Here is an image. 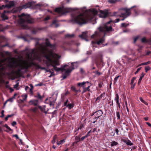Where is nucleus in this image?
<instances>
[{
    "label": "nucleus",
    "mask_w": 151,
    "mask_h": 151,
    "mask_svg": "<svg viewBox=\"0 0 151 151\" xmlns=\"http://www.w3.org/2000/svg\"><path fill=\"white\" fill-rule=\"evenodd\" d=\"M36 48L32 50H28L26 53L27 59L26 60H20L18 63V65L22 69H27L31 66V64L29 62V60L32 61L36 60L41 62L44 58H45L47 60L45 62L47 66H51L53 67L55 71H61L63 73V79H65L69 75V74L74 69V63H71L70 66L65 65H61L60 68L56 66L60 65L59 61L57 59L58 55L53 53L52 50L55 47V44H51L48 39H45V43L41 44L37 43Z\"/></svg>",
    "instance_id": "1"
},
{
    "label": "nucleus",
    "mask_w": 151,
    "mask_h": 151,
    "mask_svg": "<svg viewBox=\"0 0 151 151\" xmlns=\"http://www.w3.org/2000/svg\"><path fill=\"white\" fill-rule=\"evenodd\" d=\"M98 13L97 11L95 9H93L81 14L78 16L73 17L71 21L74 22L79 24H82L87 23L91 20Z\"/></svg>",
    "instance_id": "2"
},
{
    "label": "nucleus",
    "mask_w": 151,
    "mask_h": 151,
    "mask_svg": "<svg viewBox=\"0 0 151 151\" xmlns=\"http://www.w3.org/2000/svg\"><path fill=\"white\" fill-rule=\"evenodd\" d=\"M9 61L10 63L8 65H5L6 63V59L0 60V76H1L3 73L4 71L6 69V67L8 66L9 68L13 69L16 68L15 64L17 63V60L15 58H12L9 60Z\"/></svg>",
    "instance_id": "3"
},
{
    "label": "nucleus",
    "mask_w": 151,
    "mask_h": 151,
    "mask_svg": "<svg viewBox=\"0 0 151 151\" xmlns=\"http://www.w3.org/2000/svg\"><path fill=\"white\" fill-rule=\"evenodd\" d=\"M120 20L119 19H117L116 20V21L111 20L105 24L103 26L99 27L98 28V29L100 32L104 33V36H105V33L109 32L113 30L112 27L111 26H108V24L110 23L111 22H118Z\"/></svg>",
    "instance_id": "4"
},
{
    "label": "nucleus",
    "mask_w": 151,
    "mask_h": 151,
    "mask_svg": "<svg viewBox=\"0 0 151 151\" xmlns=\"http://www.w3.org/2000/svg\"><path fill=\"white\" fill-rule=\"evenodd\" d=\"M130 9L127 8H121L119 9V12L121 13L120 15H119V17H122L123 19L121 20L124 21V19L129 16L131 14Z\"/></svg>",
    "instance_id": "5"
},
{
    "label": "nucleus",
    "mask_w": 151,
    "mask_h": 151,
    "mask_svg": "<svg viewBox=\"0 0 151 151\" xmlns=\"http://www.w3.org/2000/svg\"><path fill=\"white\" fill-rule=\"evenodd\" d=\"M74 10L71 8H64L63 7H59L56 8L55 11L60 15L65 14L66 13L71 12L73 11Z\"/></svg>",
    "instance_id": "6"
},
{
    "label": "nucleus",
    "mask_w": 151,
    "mask_h": 151,
    "mask_svg": "<svg viewBox=\"0 0 151 151\" xmlns=\"http://www.w3.org/2000/svg\"><path fill=\"white\" fill-rule=\"evenodd\" d=\"M20 16L22 17L19 21V22L21 24H22L24 22L27 23H32V20L30 19V16L29 15H26L24 14H22Z\"/></svg>",
    "instance_id": "7"
},
{
    "label": "nucleus",
    "mask_w": 151,
    "mask_h": 151,
    "mask_svg": "<svg viewBox=\"0 0 151 151\" xmlns=\"http://www.w3.org/2000/svg\"><path fill=\"white\" fill-rule=\"evenodd\" d=\"M100 14H99V16L100 17L105 18L108 16V12L107 10H100Z\"/></svg>",
    "instance_id": "8"
},
{
    "label": "nucleus",
    "mask_w": 151,
    "mask_h": 151,
    "mask_svg": "<svg viewBox=\"0 0 151 151\" xmlns=\"http://www.w3.org/2000/svg\"><path fill=\"white\" fill-rule=\"evenodd\" d=\"M14 5V1H11L9 2V4L4 5V7H7L8 9L11 8Z\"/></svg>",
    "instance_id": "9"
},
{
    "label": "nucleus",
    "mask_w": 151,
    "mask_h": 151,
    "mask_svg": "<svg viewBox=\"0 0 151 151\" xmlns=\"http://www.w3.org/2000/svg\"><path fill=\"white\" fill-rule=\"evenodd\" d=\"M95 116L97 118H99L102 116L103 114V112L101 110H99L95 112Z\"/></svg>",
    "instance_id": "10"
},
{
    "label": "nucleus",
    "mask_w": 151,
    "mask_h": 151,
    "mask_svg": "<svg viewBox=\"0 0 151 151\" xmlns=\"http://www.w3.org/2000/svg\"><path fill=\"white\" fill-rule=\"evenodd\" d=\"M32 5V3L29 2L26 4H25L23 5L22 6V9H27L30 7Z\"/></svg>",
    "instance_id": "11"
},
{
    "label": "nucleus",
    "mask_w": 151,
    "mask_h": 151,
    "mask_svg": "<svg viewBox=\"0 0 151 151\" xmlns=\"http://www.w3.org/2000/svg\"><path fill=\"white\" fill-rule=\"evenodd\" d=\"M122 141L126 143L127 145H132L133 143L132 142H131L128 139H122Z\"/></svg>",
    "instance_id": "12"
},
{
    "label": "nucleus",
    "mask_w": 151,
    "mask_h": 151,
    "mask_svg": "<svg viewBox=\"0 0 151 151\" xmlns=\"http://www.w3.org/2000/svg\"><path fill=\"white\" fill-rule=\"evenodd\" d=\"M79 136H80L79 137L77 136H76V137L75 139L76 141L73 143L72 145V146H74L75 144H77L78 142L81 140V139H80V137L81 136V135H80Z\"/></svg>",
    "instance_id": "13"
},
{
    "label": "nucleus",
    "mask_w": 151,
    "mask_h": 151,
    "mask_svg": "<svg viewBox=\"0 0 151 151\" xmlns=\"http://www.w3.org/2000/svg\"><path fill=\"white\" fill-rule=\"evenodd\" d=\"M9 12L8 11H4L3 13L1 14V17L4 20L8 19V17L6 16L5 14L6 13H9Z\"/></svg>",
    "instance_id": "14"
},
{
    "label": "nucleus",
    "mask_w": 151,
    "mask_h": 151,
    "mask_svg": "<svg viewBox=\"0 0 151 151\" xmlns=\"http://www.w3.org/2000/svg\"><path fill=\"white\" fill-rule=\"evenodd\" d=\"M38 102V100H33L30 101L29 103L31 105H33L34 106L37 105Z\"/></svg>",
    "instance_id": "15"
},
{
    "label": "nucleus",
    "mask_w": 151,
    "mask_h": 151,
    "mask_svg": "<svg viewBox=\"0 0 151 151\" xmlns=\"http://www.w3.org/2000/svg\"><path fill=\"white\" fill-rule=\"evenodd\" d=\"M79 37L81 38L82 39H84L86 40H87L86 39L87 37V33L86 32H83L82 35H79Z\"/></svg>",
    "instance_id": "16"
},
{
    "label": "nucleus",
    "mask_w": 151,
    "mask_h": 151,
    "mask_svg": "<svg viewBox=\"0 0 151 151\" xmlns=\"http://www.w3.org/2000/svg\"><path fill=\"white\" fill-rule=\"evenodd\" d=\"M45 106H39V108L45 114H47V110H46L45 109Z\"/></svg>",
    "instance_id": "17"
},
{
    "label": "nucleus",
    "mask_w": 151,
    "mask_h": 151,
    "mask_svg": "<svg viewBox=\"0 0 151 151\" xmlns=\"http://www.w3.org/2000/svg\"><path fill=\"white\" fill-rule=\"evenodd\" d=\"M35 97L39 99L42 100L44 97V96L43 95L41 96L39 93L37 92V95Z\"/></svg>",
    "instance_id": "18"
},
{
    "label": "nucleus",
    "mask_w": 151,
    "mask_h": 151,
    "mask_svg": "<svg viewBox=\"0 0 151 151\" xmlns=\"http://www.w3.org/2000/svg\"><path fill=\"white\" fill-rule=\"evenodd\" d=\"M105 40V39L104 37H102L96 43L98 45H99L100 43H103L104 42Z\"/></svg>",
    "instance_id": "19"
},
{
    "label": "nucleus",
    "mask_w": 151,
    "mask_h": 151,
    "mask_svg": "<svg viewBox=\"0 0 151 151\" xmlns=\"http://www.w3.org/2000/svg\"><path fill=\"white\" fill-rule=\"evenodd\" d=\"M141 41L142 42H151V40L150 39L147 40L145 37H143L141 39Z\"/></svg>",
    "instance_id": "20"
},
{
    "label": "nucleus",
    "mask_w": 151,
    "mask_h": 151,
    "mask_svg": "<svg viewBox=\"0 0 151 151\" xmlns=\"http://www.w3.org/2000/svg\"><path fill=\"white\" fill-rule=\"evenodd\" d=\"M121 13L119 12V10L117 12H113V14L111 15V16H116L117 17H119Z\"/></svg>",
    "instance_id": "21"
},
{
    "label": "nucleus",
    "mask_w": 151,
    "mask_h": 151,
    "mask_svg": "<svg viewBox=\"0 0 151 151\" xmlns=\"http://www.w3.org/2000/svg\"><path fill=\"white\" fill-rule=\"evenodd\" d=\"M120 1H121V0H109L108 2L111 4H114Z\"/></svg>",
    "instance_id": "22"
},
{
    "label": "nucleus",
    "mask_w": 151,
    "mask_h": 151,
    "mask_svg": "<svg viewBox=\"0 0 151 151\" xmlns=\"http://www.w3.org/2000/svg\"><path fill=\"white\" fill-rule=\"evenodd\" d=\"M90 86H88L87 88H84V87H83V93L86 92L87 91H90Z\"/></svg>",
    "instance_id": "23"
},
{
    "label": "nucleus",
    "mask_w": 151,
    "mask_h": 151,
    "mask_svg": "<svg viewBox=\"0 0 151 151\" xmlns=\"http://www.w3.org/2000/svg\"><path fill=\"white\" fill-rule=\"evenodd\" d=\"M57 138V136L56 135H55L53 137L52 140V143L53 144H54L56 142V139Z\"/></svg>",
    "instance_id": "24"
},
{
    "label": "nucleus",
    "mask_w": 151,
    "mask_h": 151,
    "mask_svg": "<svg viewBox=\"0 0 151 151\" xmlns=\"http://www.w3.org/2000/svg\"><path fill=\"white\" fill-rule=\"evenodd\" d=\"M65 140L64 139H62L60 140L59 141H58L57 142V144L58 145H59L60 144H63L65 142Z\"/></svg>",
    "instance_id": "25"
},
{
    "label": "nucleus",
    "mask_w": 151,
    "mask_h": 151,
    "mask_svg": "<svg viewBox=\"0 0 151 151\" xmlns=\"http://www.w3.org/2000/svg\"><path fill=\"white\" fill-rule=\"evenodd\" d=\"M86 83H88L89 82L88 81H87V82H83L82 83H77V85L79 86H83V85H84Z\"/></svg>",
    "instance_id": "26"
},
{
    "label": "nucleus",
    "mask_w": 151,
    "mask_h": 151,
    "mask_svg": "<svg viewBox=\"0 0 151 151\" xmlns=\"http://www.w3.org/2000/svg\"><path fill=\"white\" fill-rule=\"evenodd\" d=\"M37 110V107H35L33 108H30L29 109V111H32L34 113H35L36 112Z\"/></svg>",
    "instance_id": "27"
},
{
    "label": "nucleus",
    "mask_w": 151,
    "mask_h": 151,
    "mask_svg": "<svg viewBox=\"0 0 151 151\" xmlns=\"http://www.w3.org/2000/svg\"><path fill=\"white\" fill-rule=\"evenodd\" d=\"M139 99L140 101L143 103H144L146 105H148V103L144 101L142 97H139Z\"/></svg>",
    "instance_id": "28"
},
{
    "label": "nucleus",
    "mask_w": 151,
    "mask_h": 151,
    "mask_svg": "<svg viewBox=\"0 0 151 151\" xmlns=\"http://www.w3.org/2000/svg\"><path fill=\"white\" fill-rule=\"evenodd\" d=\"M118 144V143L117 142H115V141H113L111 142V146H116Z\"/></svg>",
    "instance_id": "29"
},
{
    "label": "nucleus",
    "mask_w": 151,
    "mask_h": 151,
    "mask_svg": "<svg viewBox=\"0 0 151 151\" xmlns=\"http://www.w3.org/2000/svg\"><path fill=\"white\" fill-rule=\"evenodd\" d=\"M21 70L20 69H18L17 70L15 71V73L17 76H19L21 74L20 72Z\"/></svg>",
    "instance_id": "30"
},
{
    "label": "nucleus",
    "mask_w": 151,
    "mask_h": 151,
    "mask_svg": "<svg viewBox=\"0 0 151 151\" xmlns=\"http://www.w3.org/2000/svg\"><path fill=\"white\" fill-rule=\"evenodd\" d=\"M116 116L117 117V119L119 120L120 119V113L119 111H116Z\"/></svg>",
    "instance_id": "31"
},
{
    "label": "nucleus",
    "mask_w": 151,
    "mask_h": 151,
    "mask_svg": "<svg viewBox=\"0 0 151 151\" xmlns=\"http://www.w3.org/2000/svg\"><path fill=\"white\" fill-rule=\"evenodd\" d=\"M67 106L68 107L69 109H71L73 106V105H72L71 104H68L67 105Z\"/></svg>",
    "instance_id": "32"
},
{
    "label": "nucleus",
    "mask_w": 151,
    "mask_h": 151,
    "mask_svg": "<svg viewBox=\"0 0 151 151\" xmlns=\"http://www.w3.org/2000/svg\"><path fill=\"white\" fill-rule=\"evenodd\" d=\"M151 69V68L149 66H147L145 67V72H147L148 71Z\"/></svg>",
    "instance_id": "33"
},
{
    "label": "nucleus",
    "mask_w": 151,
    "mask_h": 151,
    "mask_svg": "<svg viewBox=\"0 0 151 151\" xmlns=\"http://www.w3.org/2000/svg\"><path fill=\"white\" fill-rule=\"evenodd\" d=\"M22 97L23 98V100L24 101L26 99L27 97V94H24L22 95Z\"/></svg>",
    "instance_id": "34"
},
{
    "label": "nucleus",
    "mask_w": 151,
    "mask_h": 151,
    "mask_svg": "<svg viewBox=\"0 0 151 151\" xmlns=\"http://www.w3.org/2000/svg\"><path fill=\"white\" fill-rule=\"evenodd\" d=\"M71 90L73 91L76 92H78V91L77 90H76L75 87L74 86H72L71 87Z\"/></svg>",
    "instance_id": "35"
},
{
    "label": "nucleus",
    "mask_w": 151,
    "mask_h": 151,
    "mask_svg": "<svg viewBox=\"0 0 151 151\" xmlns=\"http://www.w3.org/2000/svg\"><path fill=\"white\" fill-rule=\"evenodd\" d=\"M129 25V24H126L125 23H122L121 24V26L122 27H126Z\"/></svg>",
    "instance_id": "36"
},
{
    "label": "nucleus",
    "mask_w": 151,
    "mask_h": 151,
    "mask_svg": "<svg viewBox=\"0 0 151 151\" xmlns=\"http://www.w3.org/2000/svg\"><path fill=\"white\" fill-rule=\"evenodd\" d=\"M119 100V96L117 93H116V96L114 99V100L115 101H118Z\"/></svg>",
    "instance_id": "37"
},
{
    "label": "nucleus",
    "mask_w": 151,
    "mask_h": 151,
    "mask_svg": "<svg viewBox=\"0 0 151 151\" xmlns=\"http://www.w3.org/2000/svg\"><path fill=\"white\" fill-rule=\"evenodd\" d=\"M144 77V75H143V76H141L139 78V81L138 82V84H139L142 80V78Z\"/></svg>",
    "instance_id": "38"
},
{
    "label": "nucleus",
    "mask_w": 151,
    "mask_h": 151,
    "mask_svg": "<svg viewBox=\"0 0 151 151\" xmlns=\"http://www.w3.org/2000/svg\"><path fill=\"white\" fill-rule=\"evenodd\" d=\"M30 86L31 87L30 88V92L31 93H33L32 90L33 89V86L32 85V84H30Z\"/></svg>",
    "instance_id": "39"
},
{
    "label": "nucleus",
    "mask_w": 151,
    "mask_h": 151,
    "mask_svg": "<svg viewBox=\"0 0 151 151\" xmlns=\"http://www.w3.org/2000/svg\"><path fill=\"white\" fill-rule=\"evenodd\" d=\"M4 127H6L7 129H9V131H11L12 130L8 126V125L6 124L4 125Z\"/></svg>",
    "instance_id": "40"
},
{
    "label": "nucleus",
    "mask_w": 151,
    "mask_h": 151,
    "mask_svg": "<svg viewBox=\"0 0 151 151\" xmlns=\"http://www.w3.org/2000/svg\"><path fill=\"white\" fill-rule=\"evenodd\" d=\"M139 36H137L134 37V43H135L137 40L139 38Z\"/></svg>",
    "instance_id": "41"
},
{
    "label": "nucleus",
    "mask_w": 151,
    "mask_h": 151,
    "mask_svg": "<svg viewBox=\"0 0 151 151\" xmlns=\"http://www.w3.org/2000/svg\"><path fill=\"white\" fill-rule=\"evenodd\" d=\"M120 76H116V77H115V78H114V83H115L117 81L119 78L120 77Z\"/></svg>",
    "instance_id": "42"
},
{
    "label": "nucleus",
    "mask_w": 151,
    "mask_h": 151,
    "mask_svg": "<svg viewBox=\"0 0 151 151\" xmlns=\"http://www.w3.org/2000/svg\"><path fill=\"white\" fill-rule=\"evenodd\" d=\"M43 85V83H40L39 84L35 85V86H42Z\"/></svg>",
    "instance_id": "43"
},
{
    "label": "nucleus",
    "mask_w": 151,
    "mask_h": 151,
    "mask_svg": "<svg viewBox=\"0 0 151 151\" xmlns=\"http://www.w3.org/2000/svg\"><path fill=\"white\" fill-rule=\"evenodd\" d=\"M74 34H68L66 35V36L67 37H74Z\"/></svg>",
    "instance_id": "44"
},
{
    "label": "nucleus",
    "mask_w": 151,
    "mask_h": 151,
    "mask_svg": "<svg viewBox=\"0 0 151 151\" xmlns=\"http://www.w3.org/2000/svg\"><path fill=\"white\" fill-rule=\"evenodd\" d=\"M136 79L135 77H133L131 81V82L130 84H133L134 81Z\"/></svg>",
    "instance_id": "45"
},
{
    "label": "nucleus",
    "mask_w": 151,
    "mask_h": 151,
    "mask_svg": "<svg viewBox=\"0 0 151 151\" xmlns=\"http://www.w3.org/2000/svg\"><path fill=\"white\" fill-rule=\"evenodd\" d=\"M131 85V89H133L134 88V86H135V83H133V84H130Z\"/></svg>",
    "instance_id": "46"
},
{
    "label": "nucleus",
    "mask_w": 151,
    "mask_h": 151,
    "mask_svg": "<svg viewBox=\"0 0 151 151\" xmlns=\"http://www.w3.org/2000/svg\"><path fill=\"white\" fill-rule=\"evenodd\" d=\"M150 63V61H149L147 62L144 63H143V64H142L143 65H146L148 64H149Z\"/></svg>",
    "instance_id": "47"
},
{
    "label": "nucleus",
    "mask_w": 151,
    "mask_h": 151,
    "mask_svg": "<svg viewBox=\"0 0 151 151\" xmlns=\"http://www.w3.org/2000/svg\"><path fill=\"white\" fill-rule=\"evenodd\" d=\"M4 111L3 110L1 111V115L0 116L1 117H3L4 116Z\"/></svg>",
    "instance_id": "48"
},
{
    "label": "nucleus",
    "mask_w": 151,
    "mask_h": 151,
    "mask_svg": "<svg viewBox=\"0 0 151 151\" xmlns=\"http://www.w3.org/2000/svg\"><path fill=\"white\" fill-rule=\"evenodd\" d=\"M141 68V67H140V68H138L137 69L136 71L135 72L134 74H137L138 72L140 70Z\"/></svg>",
    "instance_id": "49"
},
{
    "label": "nucleus",
    "mask_w": 151,
    "mask_h": 151,
    "mask_svg": "<svg viewBox=\"0 0 151 151\" xmlns=\"http://www.w3.org/2000/svg\"><path fill=\"white\" fill-rule=\"evenodd\" d=\"M53 25V26L55 27H58L59 26V24H58V23H55V24H54L53 25Z\"/></svg>",
    "instance_id": "50"
},
{
    "label": "nucleus",
    "mask_w": 151,
    "mask_h": 151,
    "mask_svg": "<svg viewBox=\"0 0 151 151\" xmlns=\"http://www.w3.org/2000/svg\"><path fill=\"white\" fill-rule=\"evenodd\" d=\"M83 127V124H81L79 127L78 128V129H81Z\"/></svg>",
    "instance_id": "51"
},
{
    "label": "nucleus",
    "mask_w": 151,
    "mask_h": 151,
    "mask_svg": "<svg viewBox=\"0 0 151 151\" xmlns=\"http://www.w3.org/2000/svg\"><path fill=\"white\" fill-rule=\"evenodd\" d=\"M17 124V122H16L15 121H14L13 122L12 124V126H14L16 125Z\"/></svg>",
    "instance_id": "52"
},
{
    "label": "nucleus",
    "mask_w": 151,
    "mask_h": 151,
    "mask_svg": "<svg viewBox=\"0 0 151 151\" xmlns=\"http://www.w3.org/2000/svg\"><path fill=\"white\" fill-rule=\"evenodd\" d=\"M87 136L86 135L82 137L81 139H80L82 141L84 139H85L86 138H87Z\"/></svg>",
    "instance_id": "53"
},
{
    "label": "nucleus",
    "mask_w": 151,
    "mask_h": 151,
    "mask_svg": "<svg viewBox=\"0 0 151 151\" xmlns=\"http://www.w3.org/2000/svg\"><path fill=\"white\" fill-rule=\"evenodd\" d=\"M102 84H103V83L101 82V83H99L98 86L100 88H101L102 87Z\"/></svg>",
    "instance_id": "54"
},
{
    "label": "nucleus",
    "mask_w": 151,
    "mask_h": 151,
    "mask_svg": "<svg viewBox=\"0 0 151 151\" xmlns=\"http://www.w3.org/2000/svg\"><path fill=\"white\" fill-rule=\"evenodd\" d=\"M51 73V74H50V75L49 76V77H51L52 76H54L55 74H54V73L53 72H51V73Z\"/></svg>",
    "instance_id": "55"
},
{
    "label": "nucleus",
    "mask_w": 151,
    "mask_h": 151,
    "mask_svg": "<svg viewBox=\"0 0 151 151\" xmlns=\"http://www.w3.org/2000/svg\"><path fill=\"white\" fill-rule=\"evenodd\" d=\"M138 50H141L143 47V46L142 45H138Z\"/></svg>",
    "instance_id": "56"
},
{
    "label": "nucleus",
    "mask_w": 151,
    "mask_h": 151,
    "mask_svg": "<svg viewBox=\"0 0 151 151\" xmlns=\"http://www.w3.org/2000/svg\"><path fill=\"white\" fill-rule=\"evenodd\" d=\"M91 132V130L89 131L87 133L86 135L87 136V137H88V136H89L90 135V133Z\"/></svg>",
    "instance_id": "57"
},
{
    "label": "nucleus",
    "mask_w": 151,
    "mask_h": 151,
    "mask_svg": "<svg viewBox=\"0 0 151 151\" xmlns=\"http://www.w3.org/2000/svg\"><path fill=\"white\" fill-rule=\"evenodd\" d=\"M115 132L116 133V134L117 135L118 134V133L119 132V130L118 129L116 128L115 129Z\"/></svg>",
    "instance_id": "58"
},
{
    "label": "nucleus",
    "mask_w": 151,
    "mask_h": 151,
    "mask_svg": "<svg viewBox=\"0 0 151 151\" xmlns=\"http://www.w3.org/2000/svg\"><path fill=\"white\" fill-rule=\"evenodd\" d=\"M93 73H95L96 74H98L99 75L101 74L100 73L98 72V71H96L95 72H93Z\"/></svg>",
    "instance_id": "59"
},
{
    "label": "nucleus",
    "mask_w": 151,
    "mask_h": 151,
    "mask_svg": "<svg viewBox=\"0 0 151 151\" xmlns=\"http://www.w3.org/2000/svg\"><path fill=\"white\" fill-rule=\"evenodd\" d=\"M13 136L16 137L17 139H19V137H18V136L17 134H14L13 135Z\"/></svg>",
    "instance_id": "60"
},
{
    "label": "nucleus",
    "mask_w": 151,
    "mask_h": 151,
    "mask_svg": "<svg viewBox=\"0 0 151 151\" xmlns=\"http://www.w3.org/2000/svg\"><path fill=\"white\" fill-rule=\"evenodd\" d=\"M50 19V18L48 16L45 18L44 20L45 21H46V20L49 19Z\"/></svg>",
    "instance_id": "61"
},
{
    "label": "nucleus",
    "mask_w": 151,
    "mask_h": 151,
    "mask_svg": "<svg viewBox=\"0 0 151 151\" xmlns=\"http://www.w3.org/2000/svg\"><path fill=\"white\" fill-rule=\"evenodd\" d=\"M18 86V83L14 85V88H17Z\"/></svg>",
    "instance_id": "62"
},
{
    "label": "nucleus",
    "mask_w": 151,
    "mask_h": 151,
    "mask_svg": "<svg viewBox=\"0 0 151 151\" xmlns=\"http://www.w3.org/2000/svg\"><path fill=\"white\" fill-rule=\"evenodd\" d=\"M146 123L149 127H151V124L148 122H147Z\"/></svg>",
    "instance_id": "63"
},
{
    "label": "nucleus",
    "mask_w": 151,
    "mask_h": 151,
    "mask_svg": "<svg viewBox=\"0 0 151 151\" xmlns=\"http://www.w3.org/2000/svg\"><path fill=\"white\" fill-rule=\"evenodd\" d=\"M56 22H56V20H54L52 22V25H53L54 24H55V23H57Z\"/></svg>",
    "instance_id": "64"
}]
</instances>
